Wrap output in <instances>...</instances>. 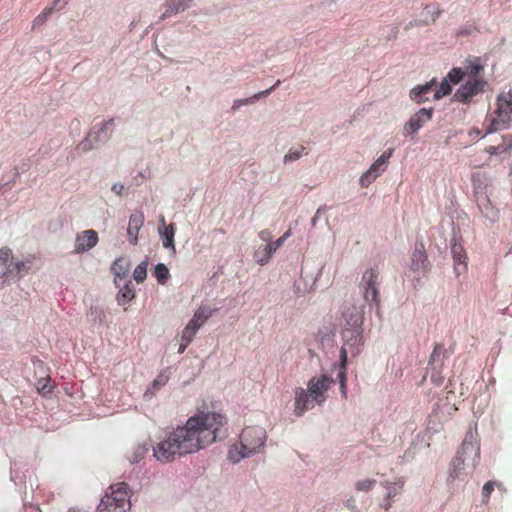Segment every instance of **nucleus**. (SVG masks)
<instances>
[{
  "label": "nucleus",
  "mask_w": 512,
  "mask_h": 512,
  "mask_svg": "<svg viewBox=\"0 0 512 512\" xmlns=\"http://www.w3.org/2000/svg\"><path fill=\"white\" fill-rule=\"evenodd\" d=\"M122 297L126 300H131L134 297V294L131 289H127L125 292H123Z\"/></svg>",
  "instance_id": "50"
},
{
  "label": "nucleus",
  "mask_w": 512,
  "mask_h": 512,
  "mask_svg": "<svg viewBox=\"0 0 512 512\" xmlns=\"http://www.w3.org/2000/svg\"><path fill=\"white\" fill-rule=\"evenodd\" d=\"M472 184L474 188V192L483 191L482 189V175L480 173H474L472 175Z\"/></svg>",
  "instance_id": "43"
},
{
  "label": "nucleus",
  "mask_w": 512,
  "mask_h": 512,
  "mask_svg": "<svg viewBox=\"0 0 512 512\" xmlns=\"http://www.w3.org/2000/svg\"><path fill=\"white\" fill-rule=\"evenodd\" d=\"M428 260L425 253L424 244L422 242L416 243L414 252L411 258V269L414 271H425L427 268Z\"/></svg>",
  "instance_id": "19"
},
{
  "label": "nucleus",
  "mask_w": 512,
  "mask_h": 512,
  "mask_svg": "<svg viewBox=\"0 0 512 512\" xmlns=\"http://www.w3.org/2000/svg\"><path fill=\"white\" fill-rule=\"evenodd\" d=\"M465 75V71H463L461 68H453L447 75V79L453 83L457 84L459 83L462 78Z\"/></svg>",
  "instance_id": "38"
},
{
  "label": "nucleus",
  "mask_w": 512,
  "mask_h": 512,
  "mask_svg": "<svg viewBox=\"0 0 512 512\" xmlns=\"http://www.w3.org/2000/svg\"><path fill=\"white\" fill-rule=\"evenodd\" d=\"M304 150H305L304 146H300L297 149H290L289 152L285 155L284 161L290 162V161L298 160L301 157Z\"/></svg>",
  "instance_id": "39"
},
{
  "label": "nucleus",
  "mask_w": 512,
  "mask_h": 512,
  "mask_svg": "<svg viewBox=\"0 0 512 512\" xmlns=\"http://www.w3.org/2000/svg\"><path fill=\"white\" fill-rule=\"evenodd\" d=\"M54 11L53 7H46L33 21V28L44 24L49 15Z\"/></svg>",
  "instance_id": "36"
},
{
  "label": "nucleus",
  "mask_w": 512,
  "mask_h": 512,
  "mask_svg": "<svg viewBox=\"0 0 512 512\" xmlns=\"http://www.w3.org/2000/svg\"><path fill=\"white\" fill-rule=\"evenodd\" d=\"M68 512H87V511L78 509V508H71Z\"/></svg>",
  "instance_id": "55"
},
{
  "label": "nucleus",
  "mask_w": 512,
  "mask_h": 512,
  "mask_svg": "<svg viewBox=\"0 0 512 512\" xmlns=\"http://www.w3.org/2000/svg\"><path fill=\"white\" fill-rule=\"evenodd\" d=\"M378 277V271L376 269L369 268L363 273L359 285L364 300L370 305L374 304L376 307H378L380 303L379 291L377 288Z\"/></svg>",
  "instance_id": "6"
},
{
  "label": "nucleus",
  "mask_w": 512,
  "mask_h": 512,
  "mask_svg": "<svg viewBox=\"0 0 512 512\" xmlns=\"http://www.w3.org/2000/svg\"><path fill=\"white\" fill-rule=\"evenodd\" d=\"M168 380L169 375L166 372H161L152 382V389L158 390L162 386L166 385Z\"/></svg>",
  "instance_id": "40"
},
{
  "label": "nucleus",
  "mask_w": 512,
  "mask_h": 512,
  "mask_svg": "<svg viewBox=\"0 0 512 512\" xmlns=\"http://www.w3.org/2000/svg\"><path fill=\"white\" fill-rule=\"evenodd\" d=\"M393 154V149L390 148L385 151L372 165L371 167L361 176L360 185L361 187H368L376 178L382 174L387 167L388 161Z\"/></svg>",
  "instance_id": "7"
},
{
  "label": "nucleus",
  "mask_w": 512,
  "mask_h": 512,
  "mask_svg": "<svg viewBox=\"0 0 512 512\" xmlns=\"http://www.w3.org/2000/svg\"><path fill=\"white\" fill-rule=\"evenodd\" d=\"M284 242H285V240L282 237H280L275 242H271L270 244L273 247H275V250L277 251L284 244Z\"/></svg>",
  "instance_id": "48"
},
{
  "label": "nucleus",
  "mask_w": 512,
  "mask_h": 512,
  "mask_svg": "<svg viewBox=\"0 0 512 512\" xmlns=\"http://www.w3.org/2000/svg\"><path fill=\"white\" fill-rule=\"evenodd\" d=\"M131 491L125 482L110 485L101 498L96 512H129Z\"/></svg>",
  "instance_id": "4"
},
{
  "label": "nucleus",
  "mask_w": 512,
  "mask_h": 512,
  "mask_svg": "<svg viewBox=\"0 0 512 512\" xmlns=\"http://www.w3.org/2000/svg\"><path fill=\"white\" fill-rule=\"evenodd\" d=\"M187 328H190L192 331H195L197 333V331L199 330L200 326L196 324V322H194L193 320H190L188 322V324L186 325Z\"/></svg>",
  "instance_id": "49"
},
{
  "label": "nucleus",
  "mask_w": 512,
  "mask_h": 512,
  "mask_svg": "<svg viewBox=\"0 0 512 512\" xmlns=\"http://www.w3.org/2000/svg\"><path fill=\"white\" fill-rule=\"evenodd\" d=\"M363 309L353 306L344 314L346 325L342 330L344 344L340 350V364L347 365L348 355L357 356L363 346Z\"/></svg>",
  "instance_id": "2"
},
{
  "label": "nucleus",
  "mask_w": 512,
  "mask_h": 512,
  "mask_svg": "<svg viewBox=\"0 0 512 512\" xmlns=\"http://www.w3.org/2000/svg\"><path fill=\"white\" fill-rule=\"evenodd\" d=\"M226 423L218 412L201 411L167 434L153 447L154 457L163 463L196 453L214 443Z\"/></svg>",
  "instance_id": "1"
},
{
  "label": "nucleus",
  "mask_w": 512,
  "mask_h": 512,
  "mask_svg": "<svg viewBox=\"0 0 512 512\" xmlns=\"http://www.w3.org/2000/svg\"><path fill=\"white\" fill-rule=\"evenodd\" d=\"M451 252H452L453 259H454V262L456 265L455 269L457 270L458 273H460L459 272L460 267L463 270H465L467 267V264H466L467 257H466L464 248L462 245L454 243L451 247Z\"/></svg>",
  "instance_id": "26"
},
{
  "label": "nucleus",
  "mask_w": 512,
  "mask_h": 512,
  "mask_svg": "<svg viewBox=\"0 0 512 512\" xmlns=\"http://www.w3.org/2000/svg\"><path fill=\"white\" fill-rule=\"evenodd\" d=\"M259 237L263 240V241H269L270 238H271V233L270 231L268 230H262L260 233H259Z\"/></svg>",
  "instance_id": "47"
},
{
  "label": "nucleus",
  "mask_w": 512,
  "mask_h": 512,
  "mask_svg": "<svg viewBox=\"0 0 512 512\" xmlns=\"http://www.w3.org/2000/svg\"><path fill=\"white\" fill-rule=\"evenodd\" d=\"M436 81L433 79L424 85L414 87L410 92V98L417 104L426 102L432 99L430 94H434Z\"/></svg>",
  "instance_id": "15"
},
{
  "label": "nucleus",
  "mask_w": 512,
  "mask_h": 512,
  "mask_svg": "<svg viewBox=\"0 0 512 512\" xmlns=\"http://www.w3.org/2000/svg\"><path fill=\"white\" fill-rule=\"evenodd\" d=\"M129 268V262L121 257L114 261L111 270L116 277L125 278L128 275Z\"/></svg>",
  "instance_id": "27"
},
{
  "label": "nucleus",
  "mask_w": 512,
  "mask_h": 512,
  "mask_svg": "<svg viewBox=\"0 0 512 512\" xmlns=\"http://www.w3.org/2000/svg\"><path fill=\"white\" fill-rule=\"evenodd\" d=\"M61 2H62V5H65V4H66V1H65V0H63V1H62V0H54L53 5H52L51 7H53V8H54V10H55V9H57L58 5H59Z\"/></svg>",
  "instance_id": "53"
},
{
  "label": "nucleus",
  "mask_w": 512,
  "mask_h": 512,
  "mask_svg": "<svg viewBox=\"0 0 512 512\" xmlns=\"http://www.w3.org/2000/svg\"><path fill=\"white\" fill-rule=\"evenodd\" d=\"M32 267V259L26 258L21 261L14 262L11 260L10 279L21 278L26 275Z\"/></svg>",
  "instance_id": "21"
},
{
  "label": "nucleus",
  "mask_w": 512,
  "mask_h": 512,
  "mask_svg": "<svg viewBox=\"0 0 512 512\" xmlns=\"http://www.w3.org/2000/svg\"><path fill=\"white\" fill-rule=\"evenodd\" d=\"M275 252V247L268 243L264 246L258 247L254 253V259L258 264L263 266L269 262L270 258Z\"/></svg>",
  "instance_id": "25"
},
{
  "label": "nucleus",
  "mask_w": 512,
  "mask_h": 512,
  "mask_svg": "<svg viewBox=\"0 0 512 512\" xmlns=\"http://www.w3.org/2000/svg\"><path fill=\"white\" fill-rule=\"evenodd\" d=\"M338 378H339V383H340V390H341V393L343 395V397L346 398L347 396V386H346V382H347V376H346V366H342V364H340V371H339V374H338Z\"/></svg>",
  "instance_id": "37"
},
{
  "label": "nucleus",
  "mask_w": 512,
  "mask_h": 512,
  "mask_svg": "<svg viewBox=\"0 0 512 512\" xmlns=\"http://www.w3.org/2000/svg\"><path fill=\"white\" fill-rule=\"evenodd\" d=\"M509 253H512V248L510 249Z\"/></svg>",
  "instance_id": "57"
},
{
  "label": "nucleus",
  "mask_w": 512,
  "mask_h": 512,
  "mask_svg": "<svg viewBox=\"0 0 512 512\" xmlns=\"http://www.w3.org/2000/svg\"><path fill=\"white\" fill-rule=\"evenodd\" d=\"M123 189H124V185L121 183H115L112 186V191L115 192L117 195H121Z\"/></svg>",
  "instance_id": "46"
},
{
  "label": "nucleus",
  "mask_w": 512,
  "mask_h": 512,
  "mask_svg": "<svg viewBox=\"0 0 512 512\" xmlns=\"http://www.w3.org/2000/svg\"><path fill=\"white\" fill-rule=\"evenodd\" d=\"M444 352H445V350H444L443 345H442V344H440V343H436V344L434 345L433 352H432V354H431V356H430L429 364H430V365H433V364L436 362V360H437L441 355H443V354H444Z\"/></svg>",
  "instance_id": "42"
},
{
  "label": "nucleus",
  "mask_w": 512,
  "mask_h": 512,
  "mask_svg": "<svg viewBox=\"0 0 512 512\" xmlns=\"http://www.w3.org/2000/svg\"><path fill=\"white\" fill-rule=\"evenodd\" d=\"M214 311H215V309H211L210 307L201 306L194 313V315H193L191 320L196 322V324L201 327L212 316Z\"/></svg>",
  "instance_id": "28"
},
{
  "label": "nucleus",
  "mask_w": 512,
  "mask_h": 512,
  "mask_svg": "<svg viewBox=\"0 0 512 512\" xmlns=\"http://www.w3.org/2000/svg\"><path fill=\"white\" fill-rule=\"evenodd\" d=\"M474 450L475 451V454L477 455L478 452H479V449L478 448H474L473 444L472 443H468L467 441H464L462 446H461V452H458L457 455L455 456V458L452 460V468H451V472H450V476L452 478H458L461 473H462V470L464 469V459L462 458V453H465L467 450Z\"/></svg>",
  "instance_id": "18"
},
{
  "label": "nucleus",
  "mask_w": 512,
  "mask_h": 512,
  "mask_svg": "<svg viewBox=\"0 0 512 512\" xmlns=\"http://www.w3.org/2000/svg\"><path fill=\"white\" fill-rule=\"evenodd\" d=\"M495 486H496V482H494V481H488L484 484V486L482 488V497H483L484 503L488 502L491 493L494 491Z\"/></svg>",
  "instance_id": "41"
},
{
  "label": "nucleus",
  "mask_w": 512,
  "mask_h": 512,
  "mask_svg": "<svg viewBox=\"0 0 512 512\" xmlns=\"http://www.w3.org/2000/svg\"><path fill=\"white\" fill-rule=\"evenodd\" d=\"M333 382L332 377L327 375L311 378L307 384V390L312 398L311 403L322 404L326 399L325 393Z\"/></svg>",
  "instance_id": "8"
},
{
  "label": "nucleus",
  "mask_w": 512,
  "mask_h": 512,
  "mask_svg": "<svg viewBox=\"0 0 512 512\" xmlns=\"http://www.w3.org/2000/svg\"><path fill=\"white\" fill-rule=\"evenodd\" d=\"M291 235V231L287 230L281 237L286 240Z\"/></svg>",
  "instance_id": "54"
},
{
  "label": "nucleus",
  "mask_w": 512,
  "mask_h": 512,
  "mask_svg": "<svg viewBox=\"0 0 512 512\" xmlns=\"http://www.w3.org/2000/svg\"><path fill=\"white\" fill-rule=\"evenodd\" d=\"M12 260V251L3 247L0 249V278L5 277L10 279V268Z\"/></svg>",
  "instance_id": "23"
},
{
  "label": "nucleus",
  "mask_w": 512,
  "mask_h": 512,
  "mask_svg": "<svg viewBox=\"0 0 512 512\" xmlns=\"http://www.w3.org/2000/svg\"><path fill=\"white\" fill-rule=\"evenodd\" d=\"M133 277L136 282L141 283L147 277V262L140 263L133 272Z\"/></svg>",
  "instance_id": "34"
},
{
  "label": "nucleus",
  "mask_w": 512,
  "mask_h": 512,
  "mask_svg": "<svg viewBox=\"0 0 512 512\" xmlns=\"http://www.w3.org/2000/svg\"><path fill=\"white\" fill-rule=\"evenodd\" d=\"M114 124V119H109L108 121L104 122L102 127L98 129L97 131L92 130L85 140H83L79 145L78 149H80L83 152L89 151L93 148L92 141H98L100 133L104 132L105 130L109 129Z\"/></svg>",
  "instance_id": "20"
},
{
  "label": "nucleus",
  "mask_w": 512,
  "mask_h": 512,
  "mask_svg": "<svg viewBox=\"0 0 512 512\" xmlns=\"http://www.w3.org/2000/svg\"><path fill=\"white\" fill-rule=\"evenodd\" d=\"M98 240V234L95 230H84L76 235L74 252L77 254L85 253L95 247Z\"/></svg>",
  "instance_id": "9"
},
{
  "label": "nucleus",
  "mask_w": 512,
  "mask_h": 512,
  "mask_svg": "<svg viewBox=\"0 0 512 512\" xmlns=\"http://www.w3.org/2000/svg\"><path fill=\"white\" fill-rule=\"evenodd\" d=\"M391 505H392V504H391V502H390V501H388V502L384 505V509H385V510H389V509L391 508Z\"/></svg>",
  "instance_id": "56"
},
{
  "label": "nucleus",
  "mask_w": 512,
  "mask_h": 512,
  "mask_svg": "<svg viewBox=\"0 0 512 512\" xmlns=\"http://www.w3.org/2000/svg\"><path fill=\"white\" fill-rule=\"evenodd\" d=\"M485 151L489 154V159H491L492 156H501L502 159L510 157L512 154V135H503L501 143L490 145L485 148Z\"/></svg>",
  "instance_id": "13"
},
{
  "label": "nucleus",
  "mask_w": 512,
  "mask_h": 512,
  "mask_svg": "<svg viewBox=\"0 0 512 512\" xmlns=\"http://www.w3.org/2000/svg\"><path fill=\"white\" fill-rule=\"evenodd\" d=\"M451 93V86L447 79H444L440 86L434 91V94L432 96L433 100H438L442 98L443 96H446Z\"/></svg>",
  "instance_id": "31"
},
{
  "label": "nucleus",
  "mask_w": 512,
  "mask_h": 512,
  "mask_svg": "<svg viewBox=\"0 0 512 512\" xmlns=\"http://www.w3.org/2000/svg\"><path fill=\"white\" fill-rule=\"evenodd\" d=\"M483 66L478 62H472L466 67L465 75L470 79H482Z\"/></svg>",
  "instance_id": "30"
},
{
  "label": "nucleus",
  "mask_w": 512,
  "mask_h": 512,
  "mask_svg": "<svg viewBox=\"0 0 512 512\" xmlns=\"http://www.w3.org/2000/svg\"><path fill=\"white\" fill-rule=\"evenodd\" d=\"M496 116L491 119L486 133H493L505 129L511 123L512 115V92H502L498 95L496 101Z\"/></svg>",
  "instance_id": "5"
},
{
  "label": "nucleus",
  "mask_w": 512,
  "mask_h": 512,
  "mask_svg": "<svg viewBox=\"0 0 512 512\" xmlns=\"http://www.w3.org/2000/svg\"><path fill=\"white\" fill-rule=\"evenodd\" d=\"M382 485L387 489V498L392 499L395 497L399 490L403 487V482L400 481L399 483H391V482H384Z\"/></svg>",
  "instance_id": "33"
},
{
  "label": "nucleus",
  "mask_w": 512,
  "mask_h": 512,
  "mask_svg": "<svg viewBox=\"0 0 512 512\" xmlns=\"http://www.w3.org/2000/svg\"><path fill=\"white\" fill-rule=\"evenodd\" d=\"M475 197L481 214L491 221H495L498 218V210L494 208L486 193L484 191H476Z\"/></svg>",
  "instance_id": "16"
},
{
  "label": "nucleus",
  "mask_w": 512,
  "mask_h": 512,
  "mask_svg": "<svg viewBox=\"0 0 512 512\" xmlns=\"http://www.w3.org/2000/svg\"><path fill=\"white\" fill-rule=\"evenodd\" d=\"M196 332L195 331H192L190 328H187L185 326V328L183 329L182 331V335H181V338L183 340H186V344H190L195 336Z\"/></svg>",
  "instance_id": "44"
},
{
  "label": "nucleus",
  "mask_w": 512,
  "mask_h": 512,
  "mask_svg": "<svg viewBox=\"0 0 512 512\" xmlns=\"http://www.w3.org/2000/svg\"><path fill=\"white\" fill-rule=\"evenodd\" d=\"M375 484H376L375 479H363V480H359L356 482L355 489L357 491L368 492L373 489Z\"/></svg>",
  "instance_id": "35"
},
{
  "label": "nucleus",
  "mask_w": 512,
  "mask_h": 512,
  "mask_svg": "<svg viewBox=\"0 0 512 512\" xmlns=\"http://www.w3.org/2000/svg\"><path fill=\"white\" fill-rule=\"evenodd\" d=\"M146 453L147 448L144 445H137L128 452L127 458L130 463H139L142 459H144Z\"/></svg>",
  "instance_id": "29"
},
{
  "label": "nucleus",
  "mask_w": 512,
  "mask_h": 512,
  "mask_svg": "<svg viewBox=\"0 0 512 512\" xmlns=\"http://www.w3.org/2000/svg\"><path fill=\"white\" fill-rule=\"evenodd\" d=\"M430 378L431 381L436 385H441L444 380V377L439 372L432 373Z\"/></svg>",
  "instance_id": "45"
},
{
  "label": "nucleus",
  "mask_w": 512,
  "mask_h": 512,
  "mask_svg": "<svg viewBox=\"0 0 512 512\" xmlns=\"http://www.w3.org/2000/svg\"><path fill=\"white\" fill-rule=\"evenodd\" d=\"M311 400L312 398L308 390L298 388L295 392V414L302 416L304 412L313 408L316 403H311Z\"/></svg>",
  "instance_id": "17"
},
{
  "label": "nucleus",
  "mask_w": 512,
  "mask_h": 512,
  "mask_svg": "<svg viewBox=\"0 0 512 512\" xmlns=\"http://www.w3.org/2000/svg\"><path fill=\"white\" fill-rule=\"evenodd\" d=\"M158 232L160 235V238L162 240L163 247L167 249H172L175 251V245H174V236L176 232V227L174 223H171L169 225L166 224L164 216H161L159 219V227Z\"/></svg>",
  "instance_id": "14"
},
{
  "label": "nucleus",
  "mask_w": 512,
  "mask_h": 512,
  "mask_svg": "<svg viewBox=\"0 0 512 512\" xmlns=\"http://www.w3.org/2000/svg\"><path fill=\"white\" fill-rule=\"evenodd\" d=\"M154 276L159 283L164 284L169 277V270L164 264L160 263L155 267Z\"/></svg>",
  "instance_id": "32"
},
{
  "label": "nucleus",
  "mask_w": 512,
  "mask_h": 512,
  "mask_svg": "<svg viewBox=\"0 0 512 512\" xmlns=\"http://www.w3.org/2000/svg\"><path fill=\"white\" fill-rule=\"evenodd\" d=\"M280 84V80H277V82L270 87L269 89H266L264 91H261L259 93L254 94L253 96L246 98V99H237L233 102L232 109L236 110L240 108L243 105L253 104L256 100L260 99L261 97L268 96L278 85Z\"/></svg>",
  "instance_id": "24"
},
{
  "label": "nucleus",
  "mask_w": 512,
  "mask_h": 512,
  "mask_svg": "<svg viewBox=\"0 0 512 512\" xmlns=\"http://www.w3.org/2000/svg\"><path fill=\"white\" fill-rule=\"evenodd\" d=\"M188 345L189 344H186V340H183L181 338V343L179 345L178 353H180V354L183 353L186 350V348L188 347Z\"/></svg>",
  "instance_id": "51"
},
{
  "label": "nucleus",
  "mask_w": 512,
  "mask_h": 512,
  "mask_svg": "<svg viewBox=\"0 0 512 512\" xmlns=\"http://www.w3.org/2000/svg\"><path fill=\"white\" fill-rule=\"evenodd\" d=\"M51 389L52 388L48 387L46 384H43V386L38 388L39 392H41L42 394L50 393Z\"/></svg>",
  "instance_id": "52"
},
{
  "label": "nucleus",
  "mask_w": 512,
  "mask_h": 512,
  "mask_svg": "<svg viewBox=\"0 0 512 512\" xmlns=\"http://www.w3.org/2000/svg\"><path fill=\"white\" fill-rule=\"evenodd\" d=\"M485 82L483 79H470L466 81L456 92L455 97L462 102L469 101L473 96L483 90Z\"/></svg>",
  "instance_id": "11"
},
{
  "label": "nucleus",
  "mask_w": 512,
  "mask_h": 512,
  "mask_svg": "<svg viewBox=\"0 0 512 512\" xmlns=\"http://www.w3.org/2000/svg\"><path fill=\"white\" fill-rule=\"evenodd\" d=\"M266 431L260 426H249L240 435V444L233 445L228 453L229 459L236 463L245 457L257 453L266 441Z\"/></svg>",
  "instance_id": "3"
},
{
  "label": "nucleus",
  "mask_w": 512,
  "mask_h": 512,
  "mask_svg": "<svg viewBox=\"0 0 512 512\" xmlns=\"http://www.w3.org/2000/svg\"><path fill=\"white\" fill-rule=\"evenodd\" d=\"M433 108H422L414 115H412L409 121L404 125V132L406 134H413L421 129L427 122L432 119Z\"/></svg>",
  "instance_id": "10"
},
{
  "label": "nucleus",
  "mask_w": 512,
  "mask_h": 512,
  "mask_svg": "<svg viewBox=\"0 0 512 512\" xmlns=\"http://www.w3.org/2000/svg\"><path fill=\"white\" fill-rule=\"evenodd\" d=\"M144 214L142 211H134L130 217L127 227L128 241L132 245H137L139 231L144 224Z\"/></svg>",
  "instance_id": "12"
},
{
  "label": "nucleus",
  "mask_w": 512,
  "mask_h": 512,
  "mask_svg": "<svg viewBox=\"0 0 512 512\" xmlns=\"http://www.w3.org/2000/svg\"><path fill=\"white\" fill-rule=\"evenodd\" d=\"M192 0H168L165 4V11L162 14V18L170 17L181 11H184Z\"/></svg>",
  "instance_id": "22"
}]
</instances>
